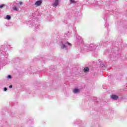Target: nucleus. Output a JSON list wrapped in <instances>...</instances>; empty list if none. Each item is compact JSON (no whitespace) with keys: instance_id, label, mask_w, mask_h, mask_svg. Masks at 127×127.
Wrapping results in <instances>:
<instances>
[{"instance_id":"1","label":"nucleus","mask_w":127,"mask_h":127,"mask_svg":"<svg viewBox=\"0 0 127 127\" xmlns=\"http://www.w3.org/2000/svg\"><path fill=\"white\" fill-rule=\"evenodd\" d=\"M59 4V0H56L53 4V6H54V7H57V6H58Z\"/></svg>"},{"instance_id":"2","label":"nucleus","mask_w":127,"mask_h":127,"mask_svg":"<svg viewBox=\"0 0 127 127\" xmlns=\"http://www.w3.org/2000/svg\"><path fill=\"white\" fill-rule=\"evenodd\" d=\"M42 3V0H40L37 1L35 2V4L37 6H39L41 5Z\"/></svg>"},{"instance_id":"3","label":"nucleus","mask_w":127,"mask_h":127,"mask_svg":"<svg viewBox=\"0 0 127 127\" xmlns=\"http://www.w3.org/2000/svg\"><path fill=\"white\" fill-rule=\"evenodd\" d=\"M111 99H113V100H118L119 99V96L115 95H112L111 96Z\"/></svg>"},{"instance_id":"4","label":"nucleus","mask_w":127,"mask_h":127,"mask_svg":"<svg viewBox=\"0 0 127 127\" xmlns=\"http://www.w3.org/2000/svg\"><path fill=\"white\" fill-rule=\"evenodd\" d=\"M89 71H90V68H89V67H85L83 69V71L84 72V73H88Z\"/></svg>"},{"instance_id":"5","label":"nucleus","mask_w":127,"mask_h":127,"mask_svg":"<svg viewBox=\"0 0 127 127\" xmlns=\"http://www.w3.org/2000/svg\"><path fill=\"white\" fill-rule=\"evenodd\" d=\"M11 17L9 15H7L6 16V19H7L8 20H9V19H10Z\"/></svg>"},{"instance_id":"6","label":"nucleus","mask_w":127,"mask_h":127,"mask_svg":"<svg viewBox=\"0 0 127 127\" xmlns=\"http://www.w3.org/2000/svg\"><path fill=\"white\" fill-rule=\"evenodd\" d=\"M73 93H74V94H76V93H79V89H74V90L73 91Z\"/></svg>"},{"instance_id":"7","label":"nucleus","mask_w":127,"mask_h":127,"mask_svg":"<svg viewBox=\"0 0 127 127\" xmlns=\"http://www.w3.org/2000/svg\"><path fill=\"white\" fill-rule=\"evenodd\" d=\"M13 10H15L16 11H17L18 10V8L17 7L14 6V7L13 8Z\"/></svg>"},{"instance_id":"8","label":"nucleus","mask_w":127,"mask_h":127,"mask_svg":"<svg viewBox=\"0 0 127 127\" xmlns=\"http://www.w3.org/2000/svg\"><path fill=\"white\" fill-rule=\"evenodd\" d=\"M71 3H76V1H74L73 0H70Z\"/></svg>"},{"instance_id":"9","label":"nucleus","mask_w":127,"mask_h":127,"mask_svg":"<svg viewBox=\"0 0 127 127\" xmlns=\"http://www.w3.org/2000/svg\"><path fill=\"white\" fill-rule=\"evenodd\" d=\"M65 47H66V46H65V45H62L61 46V48H62V49L65 48Z\"/></svg>"},{"instance_id":"10","label":"nucleus","mask_w":127,"mask_h":127,"mask_svg":"<svg viewBox=\"0 0 127 127\" xmlns=\"http://www.w3.org/2000/svg\"><path fill=\"white\" fill-rule=\"evenodd\" d=\"M3 6H4V4L0 5V8H2V7H3Z\"/></svg>"},{"instance_id":"11","label":"nucleus","mask_w":127,"mask_h":127,"mask_svg":"<svg viewBox=\"0 0 127 127\" xmlns=\"http://www.w3.org/2000/svg\"><path fill=\"white\" fill-rule=\"evenodd\" d=\"M7 78L8 79H11V75H8Z\"/></svg>"},{"instance_id":"12","label":"nucleus","mask_w":127,"mask_h":127,"mask_svg":"<svg viewBox=\"0 0 127 127\" xmlns=\"http://www.w3.org/2000/svg\"><path fill=\"white\" fill-rule=\"evenodd\" d=\"M67 44H68V45H69V46H71L72 44H71V43H69V42H67Z\"/></svg>"},{"instance_id":"13","label":"nucleus","mask_w":127,"mask_h":127,"mask_svg":"<svg viewBox=\"0 0 127 127\" xmlns=\"http://www.w3.org/2000/svg\"><path fill=\"white\" fill-rule=\"evenodd\" d=\"M4 91H7V88L6 87L4 88Z\"/></svg>"},{"instance_id":"14","label":"nucleus","mask_w":127,"mask_h":127,"mask_svg":"<svg viewBox=\"0 0 127 127\" xmlns=\"http://www.w3.org/2000/svg\"><path fill=\"white\" fill-rule=\"evenodd\" d=\"M9 88H10V89H11V88H12V85H10L9 86Z\"/></svg>"},{"instance_id":"15","label":"nucleus","mask_w":127,"mask_h":127,"mask_svg":"<svg viewBox=\"0 0 127 127\" xmlns=\"http://www.w3.org/2000/svg\"><path fill=\"white\" fill-rule=\"evenodd\" d=\"M19 4H20V5H22V2L20 1V2H19Z\"/></svg>"}]
</instances>
